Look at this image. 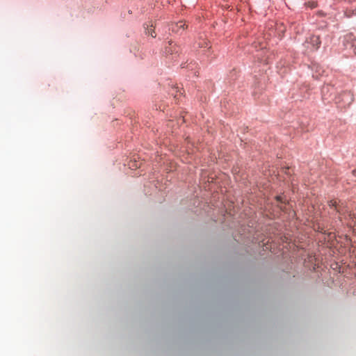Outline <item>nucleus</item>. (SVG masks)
<instances>
[{"mask_svg": "<svg viewBox=\"0 0 356 356\" xmlns=\"http://www.w3.org/2000/svg\"><path fill=\"white\" fill-rule=\"evenodd\" d=\"M335 103L340 108L348 107L354 101V96L351 91L345 90L339 92L334 98Z\"/></svg>", "mask_w": 356, "mask_h": 356, "instance_id": "1", "label": "nucleus"}, {"mask_svg": "<svg viewBox=\"0 0 356 356\" xmlns=\"http://www.w3.org/2000/svg\"><path fill=\"white\" fill-rule=\"evenodd\" d=\"M321 44L320 37L316 35H312L307 38L304 43L305 47L310 51H314L318 49Z\"/></svg>", "mask_w": 356, "mask_h": 356, "instance_id": "2", "label": "nucleus"}, {"mask_svg": "<svg viewBox=\"0 0 356 356\" xmlns=\"http://www.w3.org/2000/svg\"><path fill=\"white\" fill-rule=\"evenodd\" d=\"M328 204L330 208H334V210H336V211L339 213L340 214L343 212V208L342 207L341 205L338 204L337 200H330Z\"/></svg>", "mask_w": 356, "mask_h": 356, "instance_id": "3", "label": "nucleus"}, {"mask_svg": "<svg viewBox=\"0 0 356 356\" xmlns=\"http://www.w3.org/2000/svg\"><path fill=\"white\" fill-rule=\"evenodd\" d=\"M185 23L183 22H179L178 23L173 24L172 31L173 32L179 33L180 29H184Z\"/></svg>", "mask_w": 356, "mask_h": 356, "instance_id": "4", "label": "nucleus"}, {"mask_svg": "<svg viewBox=\"0 0 356 356\" xmlns=\"http://www.w3.org/2000/svg\"><path fill=\"white\" fill-rule=\"evenodd\" d=\"M176 45L172 44V42H169L168 46L165 47V52L167 54H173L174 51H175Z\"/></svg>", "mask_w": 356, "mask_h": 356, "instance_id": "5", "label": "nucleus"}, {"mask_svg": "<svg viewBox=\"0 0 356 356\" xmlns=\"http://www.w3.org/2000/svg\"><path fill=\"white\" fill-rule=\"evenodd\" d=\"M147 33L148 35H151L152 38H155L156 37V33H155L154 29H150L149 30H147Z\"/></svg>", "mask_w": 356, "mask_h": 356, "instance_id": "6", "label": "nucleus"}, {"mask_svg": "<svg viewBox=\"0 0 356 356\" xmlns=\"http://www.w3.org/2000/svg\"><path fill=\"white\" fill-rule=\"evenodd\" d=\"M330 89V87L329 86H326V87H324L323 88V93H324L325 90H326L327 91H328Z\"/></svg>", "mask_w": 356, "mask_h": 356, "instance_id": "7", "label": "nucleus"}, {"mask_svg": "<svg viewBox=\"0 0 356 356\" xmlns=\"http://www.w3.org/2000/svg\"><path fill=\"white\" fill-rule=\"evenodd\" d=\"M354 51H355V54H356V47H355V49H354Z\"/></svg>", "mask_w": 356, "mask_h": 356, "instance_id": "8", "label": "nucleus"}, {"mask_svg": "<svg viewBox=\"0 0 356 356\" xmlns=\"http://www.w3.org/2000/svg\"><path fill=\"white\" fill-rule=\"evenodd\" d=\"M354 172V174L356 175V170H354V172Z\"/></svg>", "mask_w": 356, "mask_h": 356, "instance_id": "9", "label": "nucleus"}]
</instances>
